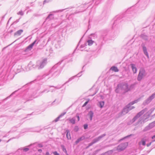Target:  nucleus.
Wrapping results in <instances>:
<instances>
[{
    "label": "nucleus",
    "mask_w": 155,
    "mask_h": 155,
    "mask_svg": "<svg viewBox=\"0 0 155 155\" xmlns=\"http://www.w3.org/2000/svg\"><path fill=\"white\" fill-rule=\"evenodd\" d=\"M84 129H85V130H86L87 129V127H88V125L87 124H84Z\"/></svg>",
    "instance_id": "nucleus-36"
},
{
    "label": "nucleus",
    "mask_w": 155,
    "mask_h": 155,
    "mask_svg": "<svg viewBox=\"0 0 155 155\" xmlns=\"http://www.w3.org/2000/svg\"><path fill=\"white\" fill-rule=\"evenodd\" d=\"M71 55L70 54L64 57L63 58V60H62L61 61L55 64L48 72L42 75L41 76V78L43 79L47 76H48V79L52 77L55 78L58 76L61 72L62 69L61 67H58V65L60 64L61 62L63 61V60L65 59H69V61H72V58H71Z\"/></svg>",
    "instance_id": "nucleus-1"
},
{
    "label": "nucleus",
    "mask_w": 155,
    "mask_h": 155,
    "mask_svg": "<svg viewBox=\"0 0 155 155\" xmlns=\"http://www.w3.org/2000/svg\"><path fill=\"white\" fill-rule=\"evenodd\" d=\"M104 101H100L98 102V106L100 108H102L104 106Z\"/></svg>",
    "instance_id": "nucleus-21"
},
{
    "label": "nucleus",
    "mask_w": 155,
    "mask_h": 155,
    "mask_svg": "<svg viewBox=\"0 0 155 155\" xmlns=\"http://www.w3.org/2000/svg\"><path fill=\"white\" fill-rule=\"evenodd\" d=\"M39 41V40L38 39H36L32 43V44L34 45L36 44L37 45L38 44V42Z\"/></svg>",
    "instance_id": "nucleus-29"
},
{
    "label": "nucleus",
    "mask_w": 155,
    "mask_h": 155,
    "mask_svg": "<svg viewBox=\"0 0 155 155\" xmlns=\"http://www.w3.org/2000/svg\"><path fill=\"white\" fill-rule=\"evenodd\" d=\"M64 9H62V10H56V11H53L52 12L53 13H56V12H62Z\"/></svg>",
    "instance_id": "nucleus-34"
},
{
    "label": "nucleus",
    "mask_w": 155,
    "mask_h": 155,
    "mask_svg": "<svg viewBox=\"0 0 155 155\" xmlns=\"http://www.w3.org/2000/svg\"><path fill=\"white\" fill-rule=\"evenodd\" d=\"M94 42V41L91 40H88L87 41L88 45L89 46L91 45Z\"/></svg>",
    "instance_id": "nucleus-26"
},
{
    "label": "nucleus",
    "mask_w": 155,
    "mask_h": 155,
    "mask_svg": "<svg viewBox=\"0 0 155 155\" xmlns=\"http://www.w3.org/2000/svg\"><path fill=\"white\" fill-rule=\"evenodd\" d=\"M134 84H131L130 86H129L128 84L127 83H123L117 85L118 87L120 88L121 90L123 91L125 93L133 89L134 87Z\"/></svg>",
    "instance_id": "nucleus-2"
},
{
    "label": "nucleus",
    "mask_w": 155,
    "mask_h": 155,
    "mask_svg": "<svg viewBox=\"0 0 155 155\" xmlns=\"http://www.w3.org/2000/svg\"><path fill=\"white\" fill-rule=\"evenodd\" d=\"M47 62L46 59H44L41 61H38L37 62V69H40L45 66Z\"/></svg>",
    "instance_id": "nucleus-3"
},
{
    "label": "nucleus",
    "mask_w": 155,
    "mask_h": 155,
    "mask_svg": "<svg viewBox=\"0 0 155 155\" xmlns=\"http://www.w3.org/2000/svg\"><path fill=\"white\" fill-rule=\"evenodd\" d=\"M65 133H66V137L68 140L71 139V136L70 131L68 130H66Z\"/></svg>",
    "instance_id": "nucleus-15"
},
{
    "label": "nucleus",
    "mask_w": 155,
    "mask_h": 155,
    "mask_svg": "<svg viewBox=\"0 0 155 155\" xmlns=\"http://www.w3.org/2000/svg\"><path fill=\"white\" fill-rule=\"evenodd\" d=\"M131 104H130V103L128 104L127 106V109H128V110L129 111L130 110H132L133 109L135 108V107L134 106L131 107Z\"/></svg>",
    "instance_id": "nucleus-24"
},
{
    "label": "nucleus",
    "mask_w": 155,
    "mask_h": 155,
    "mask_svg": "<svg viewBox=\"0 0 155 155\" xmlns=\"http://www.w3.org/2000/svg\"><path fill=\"white\" fill-rule=\"evenodd\" d=\"M79 140H80V141L83 140L84 139V137L82 136L79 138H78Z\"/></svg>",
    "instance_id": "nucleus-41"
},
{
    "label": "nucleus",
    "mask_w": 155,
    "mask_h": 155,
    "mask_svg": "<svg viewBox=\"0 0 155 155\" xmlns=\"http://www.w3.org/2000/svg\"><path fill=\"white\" fill-rule=\"evenodd\" d=\"M69 120L70 122L73 124H74L75 123V118L74 117L71 119H69Z\"/></svg>",
    "instance_id": "nucleus-23"
},
{
    "label": "nucleus",
    "mask_w": 155,
    "mask_h": 155,
    "mask_svg": "<svg viewBox=\"0 0 155 155\" xmlns=\"http://www.w3.org/2000/svg\"><path fill=\"white\" fill-rule=\"evenodd\" d=\"M97 91H98V90H97V91H96V92H95V93H94L93 94V95H92V96H94V94H95L97 93Z\"/></svg>",
    "instance_id": "nucleus-57"
},
{
    "label": "nucleus",
    "mask_w": 155,
    "mask_h": 155,
    "mask_svg": "<svg viewBox=\"0 0 155 155\" xmlns=\"http://www.w3.org/2000/svg\"><path fill=\"white\" fill-rule=\"evenodd\" d=\"M155 97V92L153 94L150 96L146 99L143 102L144 105L149 104Z\"/></svg>",
    "instance_id": "nucleus-6"
},
{
    "label": "nucleus",
    "mask_w": 155,
    "mask_h": 155,
    "mask_svg": "<svg viewBox=\"0 0 155 155\" xmlns=\"http://www.w3.org/2000/svg\"><path fill=\"white\" fill-rule=\"evenodd\" d=\"M146 74L145 70L143 68L140 69L137 77L138 81H140L143 77L146 75Z\"/></svg>",
    "instance_id": "nucleus-4"
},
{
    "label": "nucleus",
    "mask_w": 155,
    "mask_h": 155,
    "mask_svg": "<svg viewBox=\"0 0 155 155\" xmlns=\"http://www.w3.org/2000/svg\"><path fill=\"white\" fill-rule=\"evenodd\" d=\"M138 118L137 117V116L136 115L133 118L132 120H131V121H132V122L133 123H134V122Z\"/></svg>",
    "instance_id": "nucleus-28"
},
{
    "label": "nucleus",
    "mask_w": 155,
    "mask_h": 155,
    "mask_svg": "<svg viewBox=\"0 0 155 155\" xmlns=\"http://www.w3.org/2000/svg\"><path fill=\"white\" fill-rule=\"evenodd\" d=\"M18 20H16V21H15V22H14V23H17V22H18Z\"/></svg>",
    "instance_id": "nucleus-59"
},
{
    "label": "nucleus",
    "mask_w": 155,
    "mask_h": 155,
    "mask_svg": "<svg viewBox=\"0 0 155 155\" xmlns=\"http://www.w3.org/2000/svg\"><path fill=\"white\" fill-rule=\"evenodd\" d=\"M38 151L40 153H41L42 152V150L41 149H39L38 150Z\"/></svg>",
    "instance_id": "nucleus-53"
},
{
    "label": "nucleus",
    "mask_w": 155,
    "mask_h": 155,
    "mask_svg": "<svg viewBox=\"0 0 155 155\" xmlns=\"http://www.w3.org/2000/svg\"><path fill=\"white\" fill-rule=\"evenodd\" d=\"M130 135H128V136H127L125 137L124 138H123V139H121L120 140H123V139H125L126 138H127L128 137H130Z\"/></svg>",
    "instance_id": "nucleus-46"
},
{
    "label": "nucleus",
    "mask_w": 155,
    "mask_h": 155,
    "mask_svg": "<svg viewBox=\"0 0 155 155\" xmlns=\"http://www.w3.org/2000/svg\"><path fill=\"white\" fill-rule=\"evenodd\" d=\"M61 147L62 148L63 151L65 153L66 155H69L68 153H67V150H66V148H65L64 146L63 145H62L61 146Z\"/></svg>",
    "instance_id": "nucleus-25"
},
{
    "label": "nucleus",
    "mask_w": 155,
    "mask_h": 155,
    "mask_svg": "<svg viewBox=\"0 0 155 155\" xmlns=\"http://www.w3.org/2000/svg\"><path fill=\"white\" fill-rule=\"evenodd\" d=\"M29 150V149L28 148H24L23 149V150L25 152H27Z\"/></svg>",
    "instance_id": "nucleus-38"
},
{
    "label": "nucleus",
    "mask_w": 155,
    "mask_h": 155,
    "mask_svg": "<svg viewBox=\"0 0 155 155\" xmlns=\"http://www.w3.org/2000/svg\"><path fill=\"white\" fill-rule=\"evenodd\" d=\"M49 87H54L55 89H59L61 88V87H58V86L54 87V86H49Z\"/></svg>",
    "instance_id": "nucleus-30"
},
{
    "label": "nucleus",
    "mask_w": 155,
    "mask_h": 155,
    "mask_svg": "<svg viewBox=\"0 0 155 155\" xmlns=\"http://www.w3.org/2000/svg\"><path fill=\"white\" fill-rule=\"evenodd\" d=\"M141 37L145 40L147 41L148 40V36L144 34H142L140 35Z\"/></svg>",
    "instance_id": "nucleus-19"
},
{
    "label": "nucleus",
    "mask_w": 155,
    "mask_h": 155,
    "mask_svg": "<svg viewBox=\"0 0 155 155\" xmlns=\"http://www.w3.org/2000/svg\"><path fill=\"white\" fill-rule=\"evenodd\" d=\"M90 146H89V145L88 144V146L87 147V148H88Z\"/></svg>",
    "instance_id": "nucleus-63"
},
{
    "label": "nucleus",
    "mask_w": 155,
    "mask_h": 155,
    "mask_svg": "<svg viewBox=\"0 0 155 155\" xmlns=\"http://www.w3.org/2000/svg\"><path fill=\"white\" fill-rule=\"evenodd\" d=\"M38 146L39 147H43V145L41 144H38Z\"/></svg>",
    "instance_id": "nucleus-48"
},
{
    "label": "nucleus",
    "mask_w": 155,
    "mask_h": 155,
    "mask_svg": "<svg viewBox=\"0 0 155 155\" xmlns=\"http://www.w3.org/2000/svg\"><path fill=\"white\" fill-rule=\"evenodd\" d=\"M28 66L29 68H31V69L32 68V67L33 68H37V63H36V64L35 65L33 64L32 62H30L28 65Z\"/></svg>",
    "instance_id": "nucleus-14"
},
{
    "label": "nucleus",
    "mask_w": 155,
    "mask_h": 155,
    "mask_svg": "<svg viewBox=\"0 0 155 155\" xmlns=\"http://www.w3.org/2000/svg\"><path fill=\"white\" fill-rule=\"evenodd\" d=\"M34 45L32 43L30 45L28 46L27 47V49H29V50H31L33 48Z\"/></svg>",
    "instance_id": "nucleus-27"
},
{
    "label": "nucleus",
    "mask_w": 155,
    "mask_h": 155,
    "mask_svg": "<svg viewBox=\"0 0 155 155\" xmlns=\"http://www.w3.org/2000/svg\"><path fill=\"white\" fill-rule=\"evenodd\" d=\"M110 70L115 72H117L119 71V69L117 68V67L114 66L110 68Z\"/></svg>",
    "instance_id": "nucleus-20"
},
{
    "label": "nucleus",
    "mask_w": 155,
    "mask_h": 155,
    "mask_svg": "<svg viewBox=\"0 0 155 155\" xmlns=\"http://www.w3.org/2000/svg\"><path fill=\"white\" fill-rule=\"evenodd\" d=\"M106 135V134H103L101 135V136H99L98 137L94 139L92 141L93 142V143H95L100 140L102 138L105 137Z\"/></svg>",
    "instance_id": "nucleus-8"
},
{
    "label": "nucleus",
    "mask_w": 155,
    "mask_h": 155,
    "mask_svg": "<svg viewBox=\"0 0 155 155\" xmlns=\"http://www.w3.org/2000/svg\"><path fill=\"white\" fill-rule=\"evenodd\" d=\"M142 47L143 50L144 54L148 58H149V56L148 53L147 51V48L145 46V45L143 44L141 45Z\"/></svg>",
    "instance_id": "nucleus-9"
},
{
    "label": "nucleus",
    "mask_w": 155,
    "mask_h": 155,
    "mask_svg": "<svg viewBox=\"0 0 155 155\" xmlns=\"http://www.w3.org/2000/svg\"><path fill=\"white\" fill-rule=\"evenodd\" d=\"M19 71L18 70V72H20V71Z\"/></svg>",
    "instance_id": "nucleus-64"
},
{
    "label": "nucleus",
    "mask_w": 155,
    "mask_h": 155,
    "mask_svg": "<svg viewBox=\"0 0 155 155\" xmlns=\"http://www.w3.org/2000/svg\"><path fill=\"white\" fill-rule=\"evenodd\" d=\"M130 66L132 69L134 73H136L137 71V68L136 67V65L133 64H131Z\"/></svg>",
    "instance_id": "nucleus-11"
},
{
    "label": "nucleus",
    "mask_w": 155,
    "mask_h": 155,
    "mask_svg": "<svg viewBox=\"0 0 155 155\" xmlns=\"http://www.w3.org/2000/svg\"><path fill=\"white\" fill-rule=\"evenodd\" d=\"M79 130V128L78 126H75L74 127V130L75 132H77Z\"/></svg>",
    "instance_id": "nucleus-33"
},
{
    "label": "nucleus",
    "mask_w": 155,
    "mask_h": 155,
    "mask_svg": "<svg viewBox=\"0 0 155 155\" xmlns=\"http://www.w3.org/2000/svg\"><path fill=\"white\" fill-rule=\"evenodd\" d=\"M12 18V17L10 18L9 19L8 21V23L9 22V21H10V20H11V19Z\"/></svg>",
    "instance_id": "nucleus-60"
},
{
    "label": "nucleus",
    "mask_w": 155,
    "mask_h": 155,
    "mask_svg": "<svg viewBox=\"0 0 155 155\" xmlns=\"http://www.w3.org/2000/svg\"><path fill=\"white\" fill-rule=\"evenodd\" d=\"M80 141V140H79V139L78 138L76 141L75 143L76 144H78L79 143V142Z\"/></svg>",
    "instance_id": "nucleus-47"
},
{
    "label": "nucleus",
    "mask_w": 155,
    "mask_h": 155,
    "mask_svg": "<svg viewBox=\"0 0 155 155\" xmlns=\"http://www.w3.org/2000/svg\"><path fill=\"white\" fill-rule=\"evenodd\" d=\"M54 91V89H52V90H51V92H52L53 91Z\"/></svg>",
    "instance_id": "nucleus-62"
},
{
    "label": "nucleus",
    "mask_w": 155,
    "mask_h": 155,
    "mask_svg": "<svg viewBox=\"0 0 155 155\" xmlns=\"http://www.w3.org/2000/svg\"><path fill=\"white\" fill-rule=\"evenodd\" d=\"M155 126V121L150 123L148 126L146 127L143 130V131H146L148 130H149Z\"/></svg>",
    "instance_id": "nucleus-7"
},
{
    "label": "nucleus",
    "mask_w": 155,
    "mask_h": 155,
    "mask_svg": "<svg viewBox=\"0 0 155 155\" xmlns=\"http://www.w3.org/2000/svg\"><path fill=\"white\" fill-rule=\"evenodd\" d=\"M17 14L18 15H23L24 13H23V12L21 11H19V12H18V13H17Z\"/></svg>",
    "instance_id": "nucleus-35"
},
{
    "label": "nucleus",
    "mask_w": 155,
    "mask_h": 155,
    "mask_svg": "<svg viewBox=\"0 0 155 155\" xmlns=\"http://www.w3.org/2000/svg\"><path fill=\"white\" fill-rule=\"evenodd\" d=\"M76 117H77L78 118V121H79L80 120V117H79V116H78H78L77 115Z\"/></svg>",
    "instance_id": "nucleus-52"
},
{
    "label": "nucleus",
    "mask_w": 155,
    "mask_h": 155,
    "mask_svg": "<svg viewBox=\"0 0 155 155\" xmlns=\"http://www.w3.org/2000/svg\"><path fill=\"white\" fill-rule=\"evenodd\" d=\"M66 112H64L62 113H61L59 116H58L57 118H56L54 121L55 122H57L59 120V119L63 116L64 115H65L66 114Z\"/></svg>",
    "instance_id": "nucleus-16"
},
{
    "label": "nucleus",
    "mask_w": 155,
    "mask_h": 155,
    "mask_svg": "<svg viewBox=\"0 0 155 155\" xmlns=\"http://www.w3.org/2000/svg\"><path fill=\"white\" fill-rule=\"evenodd\" d=\"M147 110V108H145L137 113L136 115L137 116V117L139 118L140 116L142 115Z\"/></svg>",
    "instance_id": "nucleus-12"
},
{
    "label": "nucleus",
    "mask_w": 155,
    "mask_h": 155,
    "mask_svg": "<svg viewBox=\"0 0 155 155\" xmlns=\"http://www.w3.org/2000/svg\"><path fill=\"white\" fill-rule=\"evenodd\" d=\"M50 1V0H45L43 2V4H44L47 3H48Z\"/></svg>",
    "instance_id": "nucleus-40"
},
{
    "label": "nucleus",
    "mask_w": 155,
    "mask_h": 155,
    "mask_svg": "<svg viewBox=\"0 0 155 155\" xmlns=\"http://www.w3.org/2000/svg\"><path fill=\"white\" fill-rule=\"evenodd\" d=\"M128 145L127 142H125L121 143L118 146L117 150L119 152H120L124 150Z\"/></svg>",
    "instance_id": "nucleus-5"
},
{
    "label": "nucleus",
    "mask_w": 155,
    "mask_h": 155,
    "mask_svg": "<svg viewBox=\"0 0 155 155\" xmlns=\"http://www.w3.org/2000/svg\"><path fill=\"white\" fill-rule=\"evenodd\" d=\"M147 140V137H145L142 139L141 141L139 142V145H142L144 146L146 144V142Z\"/></svg>",
    "instance_id": "nucleus-10"
},
{
    "label": "nucleus",
    "mask_w": 155,
    "mask_h": 155,
    "mask_svg": "<svg viewBox=\"0 0 155 155\" xmlns=\"http://www.w3.org/2000/svg\"><path fill=\"white\" fill-rule=\"evenodd\" d=\"M88 101H86V102H85V103L82 106V107H84V106H86V105L87 104V103H88Z\"/></svg>",
    "instance_id": "nucleus-44"
},
{
    "label": "nucleus",
    "mask_w": 155,
    "mask_h": 155,
    "mask_svg": "<svg viewBox=\"0 0 155 155\" xmlns=\"http://www.w3.org/2000/svg\"><path fill=\"white\" fill-rule=\"evenodd\" d=\"M94 115V113L92 111H90L88 114V115L89 116L90 120H91L92 119Z\"/></svg>",
    "instance_id": "nucleus-18"
},
{
    "label": "nucleus",
    "mask_w": 155,
    "mask_h": 155,
    "mask_svg": "<svg viewBox=\"0 0 155 155\" xmlns=\"http://www.w3.org/2000/svg\"><path fill=\"white\" fill-rule=\"evenodd\" d=\"M152 112V111H149L147 113V114H148L149 113H150V114Z\"/></svg>",
    "instance_id": "nucleus-55"
},
{
    "label": "nucleus",
    "mask_w": 155,
    "mask_h": 155,
    "mask_svg": "<svg viewBox=\"0 0 155 155\" xmlns=\"http://www.w3.org/2000/svg\"><path fill=\"white\" fill-rule=\"evenodd\" d=\"M75 76H74V77H72L71 78H70L68 80L66 81L64 84H66V83H67L69 81H71L74 78V77H75Z\"/></svg>",
    "instance_id": "nucleus-31"
},
{
    "label": "nucleus",
    "mask_w": 155,
    "mask_h": 155,
    "mask_svg": "<svg viewBox=\"0 0 155 155\" xmlns=\"http://www.w3.org/2000/svg\"><path fill=\"white\" fill-rule=\"evenodd\" d=\"M152 139H154L155 138V135L152 136Z\"/></svg>",
    "instance_id": "nucleus-56"
},
{
    "label": "nucleus",
    "mask_w": 155,
    "mask_h": 155,
    "mask_svg": "<svg viewBox=\"0 0 155 155\" xmlns=\"http://www.w3.org/2000/svg\"><path fill=\"white\" fill-rule=\"evenodd\" d=\"M54 18V15L53 14H50L45 19V21H49L53 19Z\"/></svg>",
    "instance_id": "nucleus-13"
},
{
    "label": "nucleus",
    "mask_w": 155,
    "mask_h": 155,
    "mask_svg": "<svg viewBox=\"0 0 155 155\" xmlns=\"http://www.w3.org/2000/svg\"><path fill=\"white\" fill-rule=\"evenodd\" d=\"M120 89V88H118L117 86V88L115 90V91L116 93H118L119 92V89Z\"/></svg>",
    "instance_id": "nucleus-42"
},
{
    "label": "nucleus",
    "mask_w": 155,
    "mask_h": 155,
    "mask_svg": "<svg viewBox=\"0 0 155 155\" xmlns=\"http://www.w3.org/2000/svg\"><path fill=\"white\" fill-rule=\"evenodd\" d=\"M137 100H135L132 102L130 103V104H131V105H133L134 104L137 103Z\"/></svg>",
    "instance_id": "nucleus-32"
},
{
    "label": "nucleus",
    "mask_w": 155,
    "mask_h": 155,
    "mask_svg": "<svg viewBox=\"0 0 155 155\" xmlns=\"http://www.w3.org/2000/svg\"><path fill=\"white\" fill-rule=\"evenodd\" d=\"M91 36L92 37H94V38H97V35L96 34H91Z\"/></svg>",
    "instance_id": "nucleus-45"
},
{
    "label": "nucleus",
    "mask_w": 155,
    "mask_h": 155,
    "mask_svg": "<svg viewBox=\"0 0 155 155\" xmlns=\"http://www.w3.org/2000/svg\"><path fill=\"white\" fill-rule=\"evenodd\" d=\"M53 153L54 155H60L56 151L53 152Z\"/></svg>",
    "instance_id": "nucleus-43"
},
{
    "label": "nucleus",
    "mask_w": 155,
    "mask_h": 155,
    "mask_svg": "<svg viewBox=\"0 0 155 155\" xmlns=\"http://www.w3.org/2000/svg\"><path fill=\"white\" fill-rule=\"evenodd\" d=\"M129 111L128 110V109H127V106H126L123 109L122 113L124 114H126Z\"/></svg>",
    "instance_id": "nucleus-22"
},
{
    "label": "nucleus",
    "mask_w": 155,
    "mask_h": 155,
    "mask_svg": "<svg viewBox=\"0 0 155 155\" xmlns=\"http://www.w3.org/2000/svg\"><path fill=\"white\" fill-rule=\"evenodd\" d=\"M12 18V17L10 18L9 19L8 21V23L9 22V21H10V20H11V19Z\"/></svg>",
    "instance_id": "nucleus-61"
},
{
    "label": "nucleus",
    "mask_w": 155,
    "mask_h": 155,
    "mask_svg": "<svg viewBox=\"0 0 155 155\" xmlns=\"http://www.w3.org/2000/svg\"><path fill=\"white\" fill-rule=\"evenodd\" d=\"M152 142H151L149 143H147V147H149L150 146Z\"/></svg>",
    "instance_id": "nucleus-51"
},
{
    "label": "nucleus",
    "mask_w": 155,
    "mask_h": 155,
    "mask_svg": "<svg viewBox=\"0 0 155 155\" xmlns=\"http://www.w3.org/2000/svg\"><path fill=\"white\" fill-rule=\"evenodd\" d=\"M23 30L22 29L19 30L16 32H15L14 34L15 36H19L23 32Z\"/></svg>",
    "instance_id": "nucleus-17"
},
{
    "label": "nucleus",
    "mask_w": 155,
    "mask_h": 155,
    "mask_svg": "<svg viewBox=\"0 0 155 155\" xmlns=\"http://www.w3.org/2000/svg\"><path fill=\"white\" fill-rule=\"evenodd\" d=\"M82 71L80 72L79 73H78L77 75L76 76H77L78 77H80L81 75V73H82Z\"/></svg>",
    "instance_id": "nucleus-37"
},
{
    "label": "nucleus",
    "mask_w": 155,
    "mask_h": 155,
    "mask_svg": "<svg viewBox=\"0 0 155 155\" xmlns=\"http://www.w3.org/2000/svg\"><path fill=\"white\" fill-rule=\"evenodd\" d=\"M116 22H117V21L116 20L115 21L113 25H114L116 23Z\"/></svg>",
    "instance_id": "nucleus-58"
},
{
    "label": "nucleus",
    "mask_w": 155,
    "mask_h": 155,
    "mask_svg": "<svg viewBox=\"0 0 155 155\" xmlns=\"http://www.w3.org/2000/svg\"><path fill=\"white\" fill-rule=\"evenodd\" d=\"M94 144V143H93V142L92 141L91 143L89 144V146H91L92 145Z\"/></svg>",
    "instance_id": "nucleus-49"
},
{
    "label": "nucleus",
    "mask_w": 155,
    "mask_h": 155,
    "mask_svg": "<svg viewBox=\"0 0 155 155\" xmlns=\"http://www.w3.org/2000/svg\"><path fill=\"white\" fill-rule=\"evenodd\" d=\"M86 45L85 44H84V45H81L80 46V48L81 49V48H84Z\"/></svg>",
    "instance_id": "nucleus-39"
},
{
    "label": "nucleus",
    "mask_w": 155,
    "mask_h": 155,
    "mask_svg": "<svg viewBox=\"0 0 155 155\" xmlns=\"http://www.w3.org/2000/svg\"><path fill=\"white\" fill-rule=\"evenodd\" d=\"M47 89H45L44 90H43V91H41L40 92V93H43L44 92H45V91H47Z\"/></svg>",
    "instance_id": "nucleus-50"
},
{
    "label": "nucleus",
    "mask_w": 155,
    "mask_h": 155,
    "mask_svg": "<svg viewBox=\"0 0 155 155\" xmlns=\"http://www.w3.org/2000/svg\"><path fill=\"white\" fill-rule=\"evenodd\" d=\"M49 153L48 152H47L46 153V155H49Z\"/></svg>",
    "instance_id": "nucleus-54"
}]
</instances>
